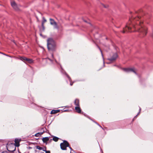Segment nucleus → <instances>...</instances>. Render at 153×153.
Instances as JSON below:
<instances>
[{
	"instance_id": "nucleus-26",
	"label": "nucleus",
	"mask_w": 153,
	"mask_h": 153,
	"mask_svg": "<svg viewBox=\"0 0 153 153\" xmlns=\"http://www.w3.org/2000/svg\"><path fill=\"white\" fill-rule=\"evenodd\" d=\"M42 26L43 28V30H44V24H43L42 23Z\"/></svg>"
},
{
	"instance_id": "nucleus-11",
	"label": "nucleus",
	"mask_w": 153,
	"mask_h": 153,
	"mask_svg": "<svg viewBox=\"0 0 153 153\" xmlns=\"http://www.w3.org/2000/svg\"><path fill=\"white\" fill-rule=\"evenodd\" d=\"M49 140V138L48 137H43L42 139V140L44 143H46Z\"/></svg>"
},
{
	"instance_id": "nucleus-7",
	"label": "nucleus",
	"mask_w": 153,
	"mask_h": 153,
	"mask_svg": "<svg viewBox=\"0 0 153 153\" xmlns=\"http://www.w3.org/2000/svg\"><path fill=\"white\" fill-rule=\"evenodd\" d=\"M117 56V54L116 53H114L113 56H111L110 58H108V59L110 61H113L116 59Z\"/></svg>"
},
{
	"instance_id": "nucleus-27",
	"label": "nucleus",
	"mask_w": 153,
	"mask_h": 153,
	"mask_svg": "<svg viewBox=\"0 0 153 153\" xmlns=\"http://www.w3.org/2000/svg\"><path fill=\"white\" fill-rule=\"evenodd\" d=\"M1 53V54H3V55H6V56H8V55H7L5 54H4V53Z\"/></svg>"
},
{
	"instance_id": "nucleus-35",
	"label": "nucleus",
	"mask_w": 153,
	"mask_h": 153,
	"mask_svg": "<svg viewBox=\"0 0 153 153\" xmlns=\"http://www.w3.org/2000/svg\"><path fill=\"white\" fill-rule=\"evenodd\" d=\"M55 61L56 62V60L55 59Z\"/></svg>"
},
{
	"instance_id": "nucleus-18",
	"label": "nucleus",
	"mask_w": 153,
	"mask_h": 153,
	"mask_svg": "<svg viewBox=\"0 0 153 153\" xmlns=\"http://www.w3.org/2000/svg\"><path fill=\"white\" fill-rule=\"evenodd\" d=\"M43 133H38L35 134L36 137H38L39 135H41Z\"/></svg>"
},
{
	"instance_id": "nucleus-34",
	"label": "nucleus",
	"mask_w": 153,
	"mask_h": 153,
	"mask_svg": "<svg viewBox=\"0 0 153 153\" xmlns=\"http://www.w3.org/2000/svg\"><path fill=\"white\" fill-rule=\"evenodd\" d=\"M29 148H30V149H31V148H31V147H29Z\"/></svg>"
},
{
	"instance_id": "nucleus-19",
	"label": "nucleus",
	"mask_w": 153,
	"mask_h": 153,
	"mask_svg": "<svg viewBox=\"0 0 153 153\" xmlns=\"http://www.w3.org/2000/svg\"><path fill=\"white\" fill-rule=\"evenodd\" d=\"M43 20L42 21V23H43V24H44V23L45 22H46V19L44 17H43Z\"/></svg>"
},
{
	"instance_id": "nucleus-12",
	"label": "nucleus",
	"mask_w": 153,
	"mask_h": 153,
	"mask_svg": "<svg viewBox=\"0 0 153 153\" xmlns=\"http://www.w3.org/2000/svg\"><path fill=\"white\" fill-rule=\"evenodd\" d=\"M60 111V110H52L51 112V114H55L57 113L58 112H59Z\"/></svg>"
},
{
	"instance_id": "nucleus-20",
	"label": "nucleus",
	"mask_w": 153,
	"mask_h": 153,
	"mask_svg": "<svg viewBox=\"0 0 153 153\" xmlns=\"http://www.w3.org/2000/svg\"><path fill=\"white\" fill-rule=\"evenodd\" d=\"M27 58H26V57H23L22 58V60H25V61H26Z\"/></svg>"
},
{
	"instance_id": "nucleus-14",
	"label": "nucleus",
	"mask_w": 153,
	"mask_h": 153,
	"mask_svg": "<svg viewBox=\"0 0 153 153\" xmlns=\"http://www.w3.org/2000/svg\"><path fill=\"white\" fill-rule=\"evenodd\" d=\"M26 61H27L29 63H30L33 62V60H32V59L29 58H27Z\"/></svg>"
},
{
	"instance_id": "nucleus-32",
	"label": "nucleus",
	"mask_w": 153,
	"mask_h": 153,
	"mask_svg": "<svg viewBox=\"0 0 153 153\" xmlns=\"http://www.w3.org/2000/svg\"><path fill=\"white\" fill-rule=\"evenodd\" d=\"M138 115H136L134 117V119L135 118H136L137 117V116Z\"/></svg>"
},
{
	"instance_id": "nucleus-2",
	"label": "nucleus",
	"mask_w": 153,
	"mask_h": 153,
	"mask_svg": "<svg viewBox=\"0 0 153 153\" xmlns=\"http://www.w3.org/2000/svg\"><path fill=\"white\" fill-rule=\"evenodd\" d=\"M55 46V43L53 39L49 38L47 40V47L49 51H54Z\"/></svg>"
},
{
	"instance_id": "nucleus-16",
	"label": "nucleus",
	"mask_w": 153,
	"mask_h": 153,
	"mask_svg": "<svg viewBox=\"0 0 153 153\" xmlns=\"http://www.w3.org/2000/svg\"><path fill=\"white\" fill-rule=\"evenodd\" d=\"M58 139L59 138L55 136L53 138V140L56 142L57 141Z\"/></svg>"
},
{
	"instance_id": "nucleus-23",
	"label": "nucleus",
	"mask_w": 153,
	"mask_h": 153,
	"mask_svg": "<svg viewBox=\"0 0 153 153\" xmlns=\"http://www.w3.org/2000/svg\"><path fill=\"white\" fill-rule=\"evenodd\" d=\"M95 123L96 124H97L100 127H101L102 129H103V128L100 125H99L98 123H97V122L94 121Z\"/></svg>"
},
{
	"instance_id": "nucleus-31",
	"label": "nucleus",
	"mask_w": 153,
	"mask_h": 153,
	"mask_svg": "<svg viewBox=\"0 0 153 153\" xmlns=\"http://www.w3.org/2000/svg\"><path fill=\"white\" fill-rule=\"evenodd\" d=\"M70 149H71V150H73L72 148L71 147H69Z\"/></svg>"
},
{
	"instance_id": "nucleus-15",
	"label": "nucleus",
	"mask_w": 153,
	"mask_h": 153,
	"mask_svg": "<svg viewBox=\"0 0 153 153\" xmlns=\"http://www.w3.org/2000/svg\"><path fill=\"white\" fill-rule=\"evenodd\" d=\"M46 61L48 62L49 61L51 63H53V60L49 58H48L46 59Z\"/></svg>"
},
{
	"instance_id": "nucleus-6",
	"label": "nucleus",
	"mask_w": 153,
	"mask_h": 153,
	"mask_svg": "<svg viewBox=\"0 0 153 153\" xmlns=\"http://www.w3.org/2000/svg\"><path fill=\"white\" fill-rule=\"evenodd\" d=\"M50 24L51 25L53 26V27L55 28H58V27L57 26V23L55 21L51 18L50 19Z\"/></svg>"
},
{
	"instance_id": "nucleus-33",
	"label": "nucleus",
	"mask_w": 153,
	"mask_h": 153,
	"mask_svg": "<svg viewBox=\"0 0 153 153\" xmlns=\"http://www.w3.org/2000/svg\"><path fill=\"white\" fill-rule=\"evenodd\" d=\"M51 56H52V57L53 58V55L52 54H51Z\"/></svg>"
},
{
	"instance_id": "nucleus-4",
	"label": "nucleus",
	"mask_w": 153,
	"mask_h": 153,
	"mask_svg": "<svg viewBox=\"0 0 153 153\" xmlns=\"http://www.w3.org/2000/svg\"><path fill=\"white\" fill-rule=\"evenodd\" d=\"M123 70L126 72H132L137 74L136 72V70L134 68H123Z\"/></svg>"
},
{
	"instance_id": "nucleus-10",
	"label": "nucleus",
	"mask_w": 153,
	"mask_h": 153,
	"mask_svg": "<svg viewBox=\"0 0 153 153\" xmlns=\"http://www.w3.org/2000/svg\"><path fill=\"white\" fill-rule=\"evenodd\" d=\"M74 104L76 106H79V100L77 99H76L74 101Z\"/></svg>"
},
{
	"instance_id": "nucleus-30",
	"label": "nucleus",
	"mask_w": 153,
	"mask_h": 153,
	"mask_svg": "<svg viewBox=\"0 0 153 153\" xmlns=\"http://www.w3.org/2000/svg\"><path fill=\"white\" fill-rule=\"evenodd\" d=\"M73 84V83H72L71 82H70V85H71V86Z\"/></svg>"
},
{
	"instance_id": "nucleus-22",
	"label": "nucleus",
	"mask_w": 153,
	"mask_h": 153,
	"mask_svg": "<svg viewBox=\"0 0 153 153\" xmlns=\"http://www.w3.org/2000/svg\"><path fill=\"white\" fill-rule=\"evenodd\" d=\"M141 110V108L140 107L139 112L137 114V115H138L140 113Z\"/></svg>"
},
{
	"instance_id": "nucleus-28",
	"label": "nucleus",
	"mask_w": 153,
	"mask_h": 153,
	"mask_svg": "<svg viewBox=\"0 0 153 153\" xmlns=\"http://www.w3.org/2000/svg\"><path fill=\"white\" fill-rule=\"evenodd\" d=\"M2 153H8L6 151V152H3Z\"/></svg>"
},
{
	"instance_id": "nucleus-9",
	"label": "nucleus",
	"mask_w": 153,
	"mask_h": 153,
	"mask_svg": "<svg viewBox=\"0 0 153 153\" xmlns=\"http://www.w3.org/2000/svg\"><path fill=\"white\" fill-rule=\"evenodd\" d=\"M20 141V140L17 138H16L15 140V143L16 144V146H19V142Z\"/></svg>"
},
{
	"instance_id": "nucleus-8",
	"label": "nucleus",
	"mask_w": 153,
	"mask_h": 153,
	"mask_svg": "<svg viewBox=\"0 0 153 153\" xmlns=\"http://www.w3.org/2000/svg\"><path fill=\"white\" fill-rule=\"evenodd\" d=\"M75 109L76 111L78 113H80L81 112V110L79 107V106L75 107Z\"/></svg>"
},
{
	"instance_id": "nucleus-21",
	"label": "nucleus",
	"mask_w": 153,
	"mask_h": 153,
	"mask_svg": "<svg viewBox=\"0 0 153 153\" xmlns=\"http://www.w3.org/2000/svg\"><path fill=\"white\" fill-rule=\"evenodd\" d=\"M102 5L103 6V7L105 8H107L108 7V5H105L103 4H102Z\"/></svg>"
},
{
	"instance_id": "nucleus-5",
	"label": "nucleus",
	"mask_w": 153,
	"mask_h": 153,
	"mask_svg": "<svg viewBox=\"0 0 153 153\" xmlns=\"http://www.w3.org/2000/svg\"><path fill=\"white\" fill-rule=\"evenodd\" d=\"M11 5L13 8L16 10H19V6L14 1H12L11 2Z\"/></svg>"
},
{
	"instance_id": "nucleus-13",
	"label": "nucleus",
	"mask_w": 153,
	"mask_h": 153,
	"mask_svg": "<svg viewBox=\"0 0 153 153\" xmlns=\"http://www.w3.org/2000/svg\"><path fill=\"white\" fill-rule=\"evenodd\" d=\"M37 149L39 150H42L43 151H45L46 149H44L43 148L40 147L39 146H36Z\"/></svg>"
},
{
	"instance_id": "nucleus-37",
	"label": "nucleus",
	"mask_w": 153,
	"mask_h": 153,
	"mask_svg": "<svg viewBox=\"0 0 153 153\" xmlns=\"http://www.w3.org/2000/svg\"><path fill=\"white\" fill-rule=\"evenodd\" d=\"M1 53V52H0V53Z\"/></svg>"
},
{
	"instance_id": "nucleus-3",
	"label": "nucleus",
	"mask_w": 153,
	"mask_h": 153,
	"mask_svg": "<svg viewBox=\"0 0 153 153\" xmlns=\"http://www.w3.org/2000/svg\"><path fill=\"white\" fill-rule=\"evenodd\" d=\"M69 143L66 141L65 140L63 143H61L60 146L62 150H66V147L69 146Z\"/></svg>"
},
{
	"instance_id": "nucleus-17",
	"label": "nucleus",
	"mask_w": 153,
	"mask_h": 153,
	"mask_svg": "<svg viewBox=\"0 0 153 153\" xmlns=\"http://www.w3.org/2000/svg\"><path fill=\"white\" fill-rule=\"evenodd\" d=\"M65 74L66 76L68 78L70 82H71V79L70 78V77L68 75V74L65 72Z\"/></svg>"
},
{
	"instance_id": "nucleus-25",
	"label": "nucleus",
	"mask_w": 153,
	"mask_h": 153,
	"mask_svg": "<svg viewBox=\"0 0 153 153\" xmlns=\"http://www.w3.org/2000/svg\"><path fill=\"white\" fill-rule=\"evenodd\" d=\"M99 48V49L100 50V52H101V54H102V57H103V54L102 53V51L100 49V48Z\"/></svg>"
},
{
	"instance_id": "nucleus-29",
	"label": "nucleus",
	"mask_w": 153,
	"mask_h": 153,
	"mask_svg": "<svg viewBox=\"0 0 153 153\" xmlns=\"http://www.w3.org/2000/svg\"><path fill=\"white\" fill-rule=\"evenodd\" d=\"M68 110H65L64 111V112H66Z\"/></svg>"
},
{
	"instance_id": "nucleus-1",
	"label": "nucleus",
	"mask_w": 153,
	"mask_h": 153,
	"mask_svg": "<svg viewBox=\"0 0 153 153\" xmlns=\"http://www.w3.org/2000/svg\"><path fill=\"white\" fill-rule=\"evenodd\" d=\"M147 30V27L143 25L139 14L136 13L131 14L129 21L126 27L123 28V33L136 31L140 33L143 36H145L146 35Z\"/></svg>"
},
{
	"instance_id": "nucleus-24",
	"label": "nucleus",
	"mask_w": 153,
	"mask_h": 153,
	"mask_svg": "<svg viewBox=\"0 0 153 153\" xmlns=\"http://www.w3.org/2000/svg\"><path fill=\"white\" fill-rule=\"evenodd\" d=\"M44 152H45V153H50V152L49 151H46V150H45V151Z\"/></svg>"
},
{
	"instance_id": "nucleus-36",
	"label": "nucleus",
	"mask_w": 153,
	"mask_h": 153,
	"mask_svg": "<svg viewBox=\"0 0 153 153\" xmlns=\"http://www.w3.org/2000/svg\"><path fill=\"white\" fill-rule=\"evenodd\" d=\"M103 65H104V64H103Z\"/></svg>"
}]
</instances>
